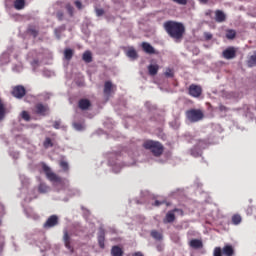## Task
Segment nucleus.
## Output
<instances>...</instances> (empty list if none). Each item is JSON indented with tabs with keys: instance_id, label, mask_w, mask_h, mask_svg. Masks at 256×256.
Here are the masks:
<instances>
[{
	"instance_id": "nucleus-1",
	"label": "nucleus",
	"mask_w": 256,
	"mask_h": 256,
	"mask_svg": "<svg viewBox=\"0 0 256 256\" xmlns=\"http://www.w3.org/2000/svg\"><path fill=\"white\" fill-rule=\"evenodd\" d=\"M164 31H166L167 35L174 39L176 43H181L183 41V37H185V25L181 22L168 20L163 24Z\"/></svg>"
},
{
	"instance_id": "nucleus-2",
	"label": "nucleus",
	"mask_w": 256,
	"mask_h": 256,
	"mask_svg": "<svg viewBox=\"0 0 256 256\" xmlns=\"http://www.w3.org/2000/svg\"><path fill=\"white\" fill-rule=\"evenodd\" d=\"M143 147L144 149L151 151L154 157H161V155H163V151H165L163 144L159 141L146 140L143 143Z\"/></svg>"
},
{
	"instance_id": "nucleus-3",
	"label": "nucleus",
	"mask_w": 256,
	"mask_h": 256,
	"mask_svg": "<svg viewBox=\"0 0 256 256\" xmlns=\"http://www.w3.org/2000/svg\"><path fill=\"white\" fill-rule=\"evenodd\" d=\"M42 169L50 183H54L56 185H63V178H61L55 172L51 171V168L49 166L43 164Z\"/></svg>"
},
{
	"instance_id": "nucleus-4",
	"label": "nucleus",
	"mask_w": 256,
	"mask_h": 256,
	"mask_svg": "<svg viewBox=\"0 0 256 256\" xmlns=\"http://www.w3.org/2000/svg\"><path fill=\"white\" fill-rule=\"evenodd\" d=\"M205 117L203 110L201 109H190L186 111V118L190 123H197Z\"/></svg>"
},
{
	"instance_id": "nucleus-5",
	"label": "nucleus",
	"mask_w": 256,
	"mask_h": 256,
	"mask_svg": "<svg viewBox=\"0 0 256 256\" xmlns=\"http://www.w3.org/2000/svg\"><path fill=\"white\" fill-rule=\"evenodd\" d=\"M188 93L190 97H194L195 99L199 98L203 95V88L197 84H191L188 88Z\"/></svg>"
},
{
	"instance_id": "nucleus-6",
	"label": "nucleus",
	"mask_w": 256,
	"mask_h": 256,
	"mask_svg": "<svg viewBox=\"0 0 256 256\" xmlns=\"http://www.w3.org/2000/svg\"><path fill=\"white\" fill-rule=\"evenodd\" d=\"M11 95L16 99H23L27 95V89L23 85H17L12 88Z\"/></svg>"
},
{
	"instance_id": "nucleus-7",
	"label": "nucleus",
	"mask_w": 256,
	"mask_h": 256,
	"mask_svg": "<svg viewBox=\"0 0 256 256\" xmlns=\"http://www.w3.org/2000/svg\"><path fill=\"white\" fill-rule=\"evenodd\" d=\"M35 113L36 115H41L42 117H46L49 115V105L38 103L35 105Z\"/></svg>"
},
{
	"instance_id": "nucleus-8",
	"label": "nucleus",
	"mask_w": 256,
	"mask_h": 256,
	"mask_svg": "<svg viewBox=\"0 0 256 256\" xmlns=\"http://www.w3.org/2000/svg\"><path fill=\"white\" fill-rule=\"evenodd\" d=\"M222 57L227 60L235 59L237 57V49L230 46L222 52Z\"/></svg>"
},
{
	"instance_id": "nucleus-9",
	"label": "nucleus",
	"mask_w": 256,
	"mask_h": 256,
	"mask_svg": "<svg viewBox=\"0 0 256 256\" xmlns=\"http://www.w3.org/2000/svg\"><path fill=\"white\" fill-rule=\"evenodd\" d=\"M59 225V217L57 215H51L46 222L44 223V229H51L52 227H56Z\"/></svg>"
},
{
	"instance_id": "nucleus-10",
	"label": "nucleus",
	"mask_w": 256,
	"mask_h": 256,
	"mask_svg": "<svg viewBox=\"0 0 256 256\" xmlns=\"http://www.w3.org/2000/svg\"><path fill=\"white\" fill-rule=\"evenodd\" d=\"M115 89H117V87L115 85H113V82L111 81H106L104 83V90L103 93L106 97H111V93H113V91H115Z\"/></svg>"
},
{
	"instance_id": "nucleus-11",
	"label": "nucleus",
	"mask_w": 256,
	"mask_h": 256,
	"mask_svg": "<svg viewBox=\"0 0 256 256\" xmlns=\"http://www.w3.org/2000/svg\"><path fill=\"white\" fill-rule=\"evenodd\" d=\"M63 241L66 249H68L70 253H74L75 249L71 245V236H69V232H67V230L64 231Z\"/></svg>"
},
{
	"instance_id": "nucleus-12",
	"label": "nucleus",
	"mask_w": 256,
	"mask_h": 256,
	"mask_svg": "<svg viewBox=\"0 0 256 256\" xmlns=\"http://www.w3.org/2000/svg\"><path fill=\"white\" fill-rule=\"evenodd\" d=\"M26 33L27 35H31L34 39H37V37L39 36V27L30 24L26 29Z\"/></svg>"
},
{
	"instance_id": "nucleus-13",
	"label": "nucleus",
	"mask_w": 256,
	"mask_h": 256,
	"mask_svg": "<svg viewBox=\"0 0 256 256\" xmlns=\"http://www.w3.org/2000/svg\"><path fill=\"white\" fill-rule=\"evenodd\" d=\"M227 20V16L225 15V12L222 10H216L215 11V21L217 23H224V21Z\"/></svg>"
},
{
	"instance_id": "nucleus-14",
	"label": "nucleus",
	"mask_w": 256,
	"mask_h": 256,
	"mask_svg": "<svg viewBox=\"0 0 256 256\" xmlns=\"http://www.w3.org/2000/svg\"><path fill=\"white\" fill-rule=\"evenodd\" d=\"M79 109L87 111L91 107V101L89 99H80L78 102Z\"/></svg>"
},
{
	"instance_id": "nucleus-15",
	"label": "nucleus",
	"mask_w": 256,
	"mask_h": 256,
	"mask_svg": "<svg viewBox=\"0 0 256 256\" xmlns=\"http://www.w3.org/2000/svg\"><path fill=\"white\" fill-rule=\"evenodd\" d=\"M142 49L145 53H148V55H155V48H153L148 42L142 43Z\"/></svg>"
},
{
	"instance_id": "nucleus-16",
	"label": "nucleus",
	"mask_w": 256,
	"mask_h": 256,
	"mask_svg": "<svg viewBox=\"0 0 256 256\" xmlns=\"http://www.w3.org/2000/svg\"><path fill=\"white\" fill-rule=\"evenodd\" d=\"M175 221V213L173 210L167 212L165 218L163 219V223H173Z\"/></svg>"
},
{
	"instance_id": "nucleus-17",
	"label": "nucleus",
	"mask_w": 256,
	"mask_h": 256,
	"mask_svg": "<svg viewBox=\"0 0 256 256\" xmlns=\"http://www.w3.org/2000/svg\"><path fill=\"white\" fill-rule=\"evenodd\" d=\"M222 255L233 256L235 255V249L231 245H225L222 249Z\"/></svg>"
},
{
	"instance_id": "nucleus-18",
	"label": "nucleus",
	"mask_w": 256,
	"mask_h": 256,
	"mask_svg": "<svg viewBox=\"0 0 256 256\" xmlns=\"http://www.w3.org/2000/svg\"><path fill=\"white\" fill-rule=\"evenodd\" d=\"M189 245L192 249H203V241L200 239H192Z\"/></svg>"
},
{
	"instance_id": "nucleus-19",
	"label": "nucleus",
	"mask_w": 256,
	"mask_h": 256,
	"mask_svg": "<svg viewBox=\"0 0 256 256\" xmlns=\"http://www.w3.org/2000/svg\"><path fill=\"white\" fill-rule=\"evenodd\" d=\"M98 245L100 249H104L105 247V230H100L98 235Z\"/></svg>"
},
{
	"instance_id": "nucleus-20",
	"label": "nucleus",
	"mask_w": 256,
	"mask_h": 256,
	"mask_svg": "<svg viewBox=\"0 0 256 256\" xmlns=\"http://www.w3.org/2000/svg\"><path fill=\"white\" fill-rule=\"evenodd\" d=\"M148 72H149V75H151L152 77H155V75H157V73H159V65L150 64L148 66Z\"/></svg>"
},
{
	"instance_id": "nucleus-21",
	"label": "nucleus",
	"mask_w": 256,
	"mask_h": 256,
	"mask_svg": "<svg viewBox=\"0 0 256 256\" xmlns=\"http://www.w3.org/2000/svg\"><path fill=\"white\" fill-rule=\"evenodd\" d=\"M150 235L156 241H162L163 240V234L161 232L157 231V230H152Z\"/></svg>"
},
{
	"instance_id": "nucleus-22",
	"label": "nucleus",
	"mask_w": 256,
	"mask_h": 256,
	"mask_svg": "<svg viewBox=\"0 0 256 256\" xmlns=\"http://www.w3.org/2000/svg\"><path fill=\"white\" fill-rule=\"evenodd\" d=\"M112 256H123V249L119 246H113L111 249Z\"/></svg>"
},
{
	"instance_id": "nucleus-23",
	"label": "nucleus",
	"mask_w": 256,
	"mask_h": 256,
	"mask_svg": "<svg viewBox=\"0 0 256 256\" xmlns=\"http://www.w3.org/2000/svg\"><path fill=\"white\" fill-rule=\"evenodd\" d=\"M127 57H129L130 59H137V57H139V55L137 54V50L134 48H129V50L126 52Z\"/></svg>"
},
{
	"instance_id": "nucleus-24",
	"label": "nucleus",
	"mask_w": 256,
	"mask_h": 256,
	"mask_svg": "<svg viewBox=\"0 0 256 256\" xmlns=\"http://www.w3.org/2000/svg\"><path fill=\"white\" fill-rule=\"evenodd\" d=\"M82 59L85 63H91V61H93V55L91 54V51L84 52Z\"/></svg>"
},
{
	"instance_id": "nucleus-25",
	"label": "nucleus",
	"mask_w": 256,
	"mask_h": 256,
	"mask_svg": "<svg viewBox=\"0 0 256 256\" xmlns=\"http://www.w3.org/2000/svg\"><path fill=\"white\" fill-rule=\"evenodd\" d=\"M14 7L17 11H21V9H25V0H15Z\"/></svg>"
},
{
	"instance_id": "nucleus-26",
	"label": "nucleus",
	"mask_w": 256,
	"mask_h": 256,
	"mask_svg": "<svg viewBox=\"0 0 256 256\" xmlns=\"http://www.w3.org/2000/svg\"><path fill=\"white\" fill-rule=\"evenodd\" d=\"M64 59H66V61H71V59H73V50L71 48L64 50Z\"/></svg>"
},
{
	"instance_id": "nucleus-27",
	"label": "nucleus",
	"mask_w": 256,
	"mask_h": 256,
	"mask_svg": "<svg viewBox=\"0 0 256 256\" xmlns=\"http://www.w3.org/2000/svg\"><path fill=\"white\" fill-rule=\"evenodd\" d=\"M6 108L5 104H3V100L0 98V121H3L5 119V114H6Z\"/></svg>"
},
{
	"instance_id": "nucleus-28",
	"label": "nucleus",
	"mask_w": 256,
	"mask_h": 256,
	"mask_svg": "<svg viewBox=\"0 0 256 256\" xmlns=\"http://www.w3.org/2000/svg\"><path fill=\"white\" fill-rule=\"evenodd\" d=\"M59 165L64 173H69V163L65 160H61Z\"/></svg>"
},
{
	"instance_id": "nucleus-29",
	"label": "nucleus",
	"mask_w": 256,
	"mask_h": 256,
	"mask_svg": "<svg viewBox=\"0 0 256 256\" xmlns=\"http://www.w3.org/2000/svg\"><path fill=\"white\" fill-rule=\"evenodd\" d=\"M237 37V32L233 29H229L226 31V39H234Z\"/></svg>"
},
{
	"instance_id": "nucleus-30",
	"label": "nucleus",
	"mask_w": 256,
	"mask_h": 256,
	"mask_svg": "<svg viewBox=\"0 0 256 256\" xmlns=\"http://www.w3.org/2000/svg\"><path fill=\"white\" fill-rule=\"evenodd\" d=\"M243 221V218H241V215L235 214L232 216V223L233 225H239Z\"/></svg>"
},
{
	"instance_id": "nucleus-31",
	"label": "nucleus",
	"mask_w": 256,
	"mask_h": 256,
	"mask_svg": "<svg viewBox=\"0 0 256 256\" xmlns=\"http://www.w3.org/2000/svg\"><path fill=\"white\" fill-rule=\"evenodd\" d=\"M38 191H39V193H47L49 191V186H47V184H45V183H41L38 186Z\"/></svg>"
},
{
	"instance_id": "nucleus-32",
	"label": "nucleus",
	"mask_w": 256,
	"mask_h": 256,
	"mask_svg": "<svg viewBox=\"0 0 256 256\" xmlns=\"http://www.w3.org/2000/svg\"><path fill=\"white\" fill-rule=\"evenodd\" d=\"M247 215H253L256 219V207L255 206H248L246 209Z\"/></svg>"
},
{
	"instance_id": "nucleus-33",
	"label": "nucleus",
	"mask_w": 256,
	"mask_h": 256,
	"mask_svg": "<svg viewBox=\"0 0 256 256\" xmlns=\"http://www.w3.org/2000/svg\"><path fill=\"white\" fill-rule=\"evenodd\" d=\"M43 146L45 149H49V147H53V141L51 140V138L49 137L45 138L43 142Z\"/></svg>"
},
{
	"instance_id": "nucleus-34",
	"label": "nucleus",
	"mask_w": 256,
	"mask_h": 256,
	"mask_svg": "<svg viewBox=\"0 0 256 256\" xmlns=\"http://www.w3.org/2000/svg\"><path fill=\"white\" fill-rule=\"evenodd\" d=\"M213 256H223V249L221 247H215Z\"/></svg>"
},
{
	"instance_id": "nucleus-35",
	"label": "nucleus",
	"mask_w": 256,
	"mask_h": 256,
	"mask_svg": "<svg viewBox=\"0 0 256 256\" xmlns=\"http://www.w3.org/2000/svg\"><path fill=\"white\" fill-rule=\"evenodd\" d=\"M21 117L24 121H31V115L27 111H22Z\"/></svg>"
},
{
	"instance_id": "nucleus-36",
	"label": "nucleus",
	"mask_w": 256,
	"mask_h": 256,
	"mask_svg": "<svg viewBox=\"0 0 256 256\" xmlns=\"http://www.w3.org/2000/svg\"><path fill=\"white\" fill-rule=\"evenodd\" d=\"M66 10L68 11V15H70V17H73L74 8L71 4H66Z\"/></svg>"
},
{
	"instance_id": "nucleus-37",
	"label": "nucleus",
	"mask_w": 256,
	"mask_h": 256,
	"mask_svg": "<svg viewBox=\"0 0 256 256\" xmlns=\"http://www.w3.org/2000/svg\"><path fill=\"white\" fill-rule=\"evenodd\" d=\"M164 75L165 77H174L173 69L167 68Z\"/></svg>"
},
{
	"instance_id": "nucleus-38",
	"label": "nucleus",
	"mask_w": 256,
	"mask_h": 256,
	"mask_svg": "<svg viewBox=\"0 0 256 256\" xmlns=\"http://www.w3.org/2000/svg\"><path fill=\"white\" fill-rule=\"evenodd\" d=\"M96 15L97 17H103V15H105V10H103V8H97Z\"/></svg>"
},
{
	"instance_id": "nucleus-39",
	"label": "nucleus",
	"mask_w": 256,
	"mask_h": 256,
	"mask_svg": "<svg viewBox=\"0 0 256 256\" xmlns=\"http://www.w3.org/2000/svg\"><path fill=\"white\" fill-rule=\"evenodd\" d=\"M56 17H57L58 21H63L65 14L63 13V11H58L56 13Z\"/></svg>"
},
{
	"instance_id": "nucleus-40",
	"label": "nucleus",
	"mask_w": 256,
	"mask_h": 256,
	"mask_svg": "<svg viewBox=\"0 0 256 256\" xmlns=\"http://www.w3.org/2000/svg\"><path fill=\"white\" fill-rule=\"evenodd\" d=\"M219 111H221L222 113H227V111H229V108L223 104H220L218 107Z\"/></svg>"
},
{
	"instance_id": "nucleus-41",
	"label": "nucleus",
	"mask_w": 256,
	"mask_h": 256,
	"mask_svg": "<svg viewBox=\"0 0 256 256\" xmlns=\"http://www.w3.org/2000/svg\"><path fill=\"white\" fill-rule=\"evenodd\" d=\"M204 37H205L206 41H211V39H213V34H211L209 32H205Z\"/></svg>"
},
{
	"instance_id": "nucleus-42",
	"label": "nucleus",
	"mask_w": 256,
	"mask_h": 256,
	"mask_svg": "<svg viewBox=\"0 0 256 256\" xmlns=\"http://www.w3.org/2000/svg\"><path fill=\"white\" fill-rule=\"evenodd\" d=\"M173 3H177V5H187V0H172Z\"/></svg>"
},
{
	"instance_id": "nucleus-43",
	"label": "nucleus",
	"mask_w": 256,
	"mask_h": 256,
	"mask_svg": "<svg viewBox=\"0 0 256 256\" xmlns=\"http://www.w3.org/2000/svg\"><path fill=\"white\" fill-rule=\"evenodd\" d=\"M172 211H174V213H178L181 217L185 215V212H183V209L175 208Z\"/></svg>"
},
{
	"instance_id": "nucleus-44",
	"label": "nucleus",
	"mask_w": 256,
	"mask_h": 256,
	"mask_svg": "<svg viewBox=\"0 0 256 256\" xmlns=\"http://www.w3.org/2000/svg\"><path fill=\"white\" fill-rule=\"evenodd\" d=\"M165 200L164 201H159V200H156L153 204L154 207H160V205H165Z\"/></svg>"
},
{
	"instance_id": "nucleus-45",
	"label": "nucleus",
	"mask_w": 256,
	"mask_h": 256,
	"mask_svg": "<svg viewBox=\"0 0 256 256\" xmlns=\"http://www.w3.org/2000/svg\"><path fill=\"white\" fill-rule=\"evenodd\" d=\"M74 5L77 7V9H83V3H81L79 0H76Z\"/></svg>"
},
{
	"instance_id": "nucleus-46",
	"label": "nucleus",
	"mask_w": 256,
	"mask_h": 256,
	"mask_svg": "<svg viewBox=\"0 0 256 256\" xmlns=\"http://www.w3.org/2000/svg\"><path fill=\"white\" fill-rule=\"evenodd\" d=\"M53 127L54 129H61V121H55Z\"/></svg>"
},
{
	"instance_id": "nucleus-47",
	"label": "nucleus",
	"mask_w": 256,
	"mask_h": 256,
	"mask_svg": "<svg viewBox=\"0 0 256 256\" xmlns=\"http://www.w3.org/2000/svg\"><path fill=\"white\" fill-rule=\"evenodd\" d=\"M203 5H207L209 3V0H199Z\"/></svg>"
},
{
	"instance_id": "nucleus-48",
	"label": "nucleus",
	"mask_w": 256,
	"mask_h": 256,
	"mask_svg": "<svg viewBox=\"0 0 256 256\" xmlns=\"http://www.w3.org/2000/svg\"><path fill=\"white\" fill-rule=\"evenodd\" d=\"M74 127H75L76 129H81V124L75 123V124H74Z\"/></svg>"
}]
</instances>
